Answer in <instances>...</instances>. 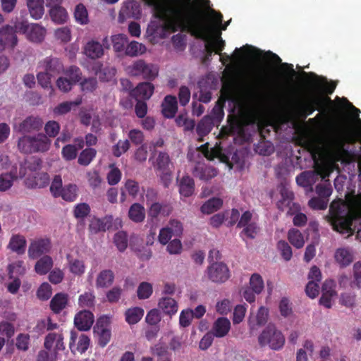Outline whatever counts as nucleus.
<instances>
[{"label": "nucleus", "instance_id": "f257e3e1", "mask_svg": "<svg viewBox=\"0 0 361 361\" xmlns=\"http://www.w3.org/2000/svg\"><path fill=\"white\" fill-rule=\"evenodd\" d=\"M144 1L154 8L156 17L164 21L163 30L175 32L180 29L189 32L197 39L209 41L218 54L224 49L225 41L221 37V30L205 20L201 10L185 12L190 0H169L166 4L161 0Z\"/></svg>", "mask_w": 361, "mask_h": 361}, {"label": "nucleus", "instance_id": "f03ea898", "mask_svg": "<svg viewBox=\"0 0 361 361\" xmlns=\"http://www.w3.org/2000/svg\"><path fill=\"white\" fill-rule=\"evenodd\" d=\"M327 218L331 226H352L354 221L361 219V207L353 200L347 203L341 199L334 200Z\"/></svg>", "mask_w": 361, "mask_h": 361}, {"label": "nucleus", "instance_id": "7ed1b4c3", "mask_svg": "<svg viewBox=\"0 0 361 361\" xmlns=\"http://www.w3.org/2000/svg\"><path fill=\"white\" fill-rule=\"evenodd\" d=\"M327 103L332 104L333 102L330 97L324 95L323 93L314 94L305 102L300 104L298 110L300 114L306 118L311 115L315 110H324V116H326V107Z\"/></svg>", "mask_w": 361, "mask_h": 361}, {"label": "nucleus", "instance_id": "20e7f679", "mask_svg": "<svg viewBox=\"0 0 361 361\" xmlns=\"http://www.w3.org/2000/svg\"><path fill=\"white\" fill-rule=\"evenodd\" d=\"M192 4L200 6L207 11L206 12L201 9V11L204 13L205 20H207L209 23L215 25L218 29L219 26L221 25V30H226V27L230 23V20L227 21L224 25H222L223 15L220 12H217L210 7L209 0H193ZM195 9L196 8H192L190 6V4L189 3V6L185 11V12H192L193 10ZM199 9L200 10V8Z\"/></svg>", "mask_w": 361, "mask_h": 361}, {"label": "nucleus", "instance_id": "39448f33", "mask_svg": "<svg viewBox=\"0 0 361 361\" xmlns=\"http://www.w3.org/2000/svg\"><path fill=\"white\" fill-rule=\"evenodd\" d=\"M259 342L262 345H268L271 349L279 350L284 345L285 338L274 324H269L259 335Z\"/></svg>", "mask_w": 361, "mask_h": 361}, {"label": "nucleus", "instance_id": "423d86ee", "mask_svg": "<svg viewBox=\"0 0 361 361\" xmlns=\"http://www.w3.org/2000/svg\"><path fill=\"white\" fill-rule=\"evenodd\" d=\"M128 73L133 76H141L143 79L153 80L158 75V68L152 63H147L142 59H138L128 67Z\"/></svg>", "mask_w": 361, "mask_h": 361}, {"label": "nucleus", "instance_id": "0eeeda50", "mask_svg": "<svg viewBox=\"0 0 361 361\" xmlns=\"http://www.w3.org/2000/svg\"><path fill=\"white\" fill-rule=\"evenodd\" d=\"M206 274L209 280L216 283H225L230 278V271L224 262H214L207 269Z\"/></svg>", "mask_w": 361, "mask_h": 361}, {"label": "nucleus", "instance_id": "6e6552de", "mask_svg": "<svg viewBox=\"0 0 361 361\" xmlns=\"http://www.w3.org/2000/svg\"><path fill=\"white\" fill-rule=\"evenodd\" d=\"M63 335L61 332L48 334L44 341V348L52 353L53 358H58L59 353L65 349Z\"/></svg>", "mask_w": 361, "mask_h": 361}, {"label": "nucleus", "instance_id": "1a4fd4ad", "mask_svg": "<svg viewBox=\"0 0 361 361\" xmlns=\"http://www.w3.org/2000/svg\"><path fill=\"white\" fill-rule=\"evenodd\" d=\"M310 232L315 235L317 234V231L314 227L302 230L297 228H293L288 233V238L289 242L295 247L301 248L303 247L305 241L308 239Z\"/></svg>", "mask_w": 361, "mask_h": 361}, {"label": "nucleus", "instance_id": "9d476101", "mask_svg": "<svg viewBox=\"0 0 361 361\" xmlns=\"http://www.w3.org/2000/svg\"><path fill=\"white\" fill-rule=\"evenodd\" d=\"M173 212V207L167 203L153 202L147 210L148 218L154 223L159 221V217L169 216Z\"/></svg>", "mask_w": 361, "mask_h": 361}, {"label": "nucleus", "instance_id": "9b49d317", "mask_svg": "<svg viewBox=\"0 0 361 361\" xmlns=\"http://www.w3.org/2000/svg\"><path fill=\"white\" fill-rule=\"evenodd\" d=\"M90 339L85 334L78 335L77 332L72 331L71 332L69 348L73 353H85L89 348Z\"/></svg>", "mask_w": 361, "mask_h": 361}, {"label": "nucleus", "instance_id": "f8f14e48", "mask_svg": "<svg viewBox=\"0 0 361 361\" xmlns=\"http://www.w3.org/2000/svg\"><path fill=\"white\" fill-rule=\"evenodd\" d=\"M18 43V38L13 26L6 25L0 28V52L6 47L13 48Z\"/></svg>", "mask_w": 361, "mask_h": 361}, {"label": "nucleus", "instance_id": "ddd939ff", "mask_svg": "<svg viewBox=\"0 0 361 361\" xmlns=\"http://www.w3.org/2000/svg\"><path fill=\"white\" fill-rule=\"evenodd\" d=\"M39 68L44 71L52 76L63 72L64 67L62 61L56 57H46L39 63Z\"/></svg>", "mask_w": 361, "mask_h": 361}, {"label": "nucleus", "instance_id": "4468645a", "mask_svg": "<svg viewBox=\"0 0 361 361\" xmlns=\"http://www.w3.org/2000/svg\"><path fill=\"white\" fill-rule=\"evenodd\" d=\"M336 283L332 280H326L322 287V295L320 304L326 308H330L336 299L337 294L335 290Z\"/></svg>", "mask_w": 361, "mask_h": 361}, {"label": "nucleus", "instance_id": "2eb2a0df", "mask_svg": "<svg viewBox=\"0 0 361 361\" xmlns=\"http://www.w3.org/2000/svg\"><path fill=\"white\" fill-rule=\"evenodd\" d=\"M154 86L149 82H140L130 92L132 97L136 100L146 101L151 98L154 93Z\"/></svg>", "mask_w": 361, "mask_h": 361}, {"label": "nucleus", "instance_id": "dca6fc26", "mask_svg": "<svg viewBox=\"0 0 361 361\" xmlns=\"http://www.w3.org/2000/svg\"><path fill=\"white\" fill-rule=\"evenodd\" d=\"M302 75L313 80L312 82L317 91H322L326 92V94H331L334 92L336 88V85L334 84L328 83L325 78L319 77L316 73L313 72L306 73L303 71Z\"/></svg>", "mask_w": 361, "mask_h": 361}, {"label": "nucleus", "instance_id": "f3484780", "mask_svg": "<svg viewBox=\"0 0 361 361\" xmlns=\"http://www.w3.org/2000/svg\"><path fill=\"white\" fill-rule=\"evenodd\" d=\"M269 318V311L267 307L261 306L254 313L251 312L248 319L249 326L252 329L264 325Z\"/></svg>", "mask_w": 361, "mask_h": 361}, {"label": "nucleus", "instance_id": "a211bd4d", "mask_svg": "<svg viewBox=\"0 0 361 361\" xmlns=\"http://www.w3.org/2000/svg\"><path fill=\"white\" fill-rule=\"evenodd\" d=\"M218 173L217 170L204 163L197 162L192 171L195 177L204 181H207L215 177Z\"/></svg>", "mask_w": 361, "mask_h": 361}, {"label": "nucleus", "instance_id": "6ab92c4d", "mask_svg": "<svg viewBox=\"0 0 361 361\" xmlns=\"http://www.w3.org/2000/svg\"><path fill=\"white\" fill-rule=\"evenodd\" d=\"M141 16V6L135 1L125 3L121 8L119 18L139 19Z\"/></svg>", "mask_w": 361, "mask_h": 361}, {"label": "nucleus", "instance_id": "aec40b11", "mask_svg": "<svg viewBox=\"0 0 361 361\" xmlns=\"http://www.w3.org/2000/svg\"><path fill=\"white\" fill-rule=\"evenodd\" d=\"M94 315L88 310H82L74 318L75 326L80 331L89 330L94 323Z\"/></svg>", "mask_w": 361, "mask_h": 361}, {"label": "nucleus", "instance_id": "412c9836", "mask_svg": "<svg viewBox=\"0 0 361 361\" xmlns=\"http://www.w3.org/2000/svg\"><path fill=\"white\" fill-rule=\"evenodd\" d=\"M50 249V242L48 239H37L31 242L28 248V255L35 259L48 252Z\"/></svg>", "mask_w": 361, "mask_h": 361}, {"label": "nucleus", "instance_id": "4be33fe9", "mask_svg": "<svg viewBox=\"0 0 361 361\" xmlns=\"http://www.w3.org/2000/svg\"><path fill=\"white\" fill-rule=\"evenodd\" d=\"M43 125V121L38 116H28L19 124V131L29 133L39 131Z\"/></svg>", "mask_w": 361, "mask_h": 361}, {"label": "nucleus", "instance_id": "5701e85b", "mask_svg": "<svg viewBox=\"0 0 361 361\" xmlns=\"http://www.w3.org/2000/svg\"><path fill=\"white\" fill-rule=\"evenodd\" d=\"M178 111L177 98L173 95H166L161 103V113L165 118H172Z\"/></svg>", "mask_w": 361, "mask_h": 361}, {"label": "nucleus", "instance_id": "b1692460", "mask_svg": "<svg viewBox=\"0 0 361 361\" xmlns=\"http://www.w3.org/2000/svg\"><path fill=\"white\" fill-rule=\"evenodd\" d=\"M231 326V324L228 318L219 317L213 324L212 334L215 337L223 338L228 334Z\"/></svg>", "mask_w": 361, "mask_h": 361}, {"label": "nucleus", "instance_id": "393cba45", "mask_svg": "<svg viewBox=\"0 0 361 361\" xmlns=\"http://www.w3.org/2000/svg\"><path fill=\"white\" fill-rule=\"evenodd\" d=\"M301 145L310 152L314 162L317 163L322 154V147L319 141L316 139L308 138L303 140Z\"/></svg>", "mask_w": 361, "mask_h": 361}, {"label": "nucleus", "instance_id": "a878e982", "mask_svg": "<svg viewBox=\"0 0 361 361\" xmlns=\"http://www.w3.org/2000/svg\"><path fill=\"white\" fill-rule=\"evenodd\" d=\"M182 233V227H163L159 231V241L166 245L173 238L180 237Z\"/></svg>", "mask_w": 361, "mask_h": 361}, {"label": "nucleus", "instance_id": "bb28decb", "mask_svg": "<svg viewBox=\"0 0 361 361\" xmlns=\"http://www.w3.org/2000/svg\"><path fill=\"white\" fill-rule=\"evenodd\" d=\"M69 303L68 294L64 293H56L50 301V309L56 314L60 313L67 307Z\"/></svg>", "mask_w": 361, "mask_h": 361}, {"label": "nucleus", "instance_id": "cd10ccee", "mask_svg": "<svg viewBox=\"0 0 361 361\" xmlns=\"http://www.w3.org/2000/svg\"><path fill=\"white\" fill-rule=\"evenodd\" d=\"M16 318L17 316L13 312L8 313L6 316V320L0 322V335L10 338L15 334L16 328L11 322L16 321Z\"/></svg>", "mask_w": 361, "mask_h": 361}, {"label": "nucleus", "instance_id": "c85d7f7f", "mask_svg": "<svg viewBox=\"0 0 361 361\" xmlns=\"http://www.w3.org/2000/svg\"><path fill=\"white\" fill-rule=\"evenodd\" d=\"M84 53L92 59H99L104 55V48L102 44L92 39L85 44Z\"/></svg>", "mask_w": 361, "mask_h": 361}, {"label": "nucleus", "instance_id": "c756f323", "mask_svg": "<svg viewBox=\"0 0 361 361\" xmlns=\"http://www.w3.org/2000/svg\"><path fill=\"white\" fill-rule=\"evenodd\" d=\"M159 308L169 316L176 314L178 310L177 302L172 298L163 297L158 302Z\"/></svg>", "mask_w": 361, "mask_h": 361}, {"label": "nucleus", "instance_id": "7c9ffc66", "mask_svg": "<svg viewBox=\"0 0 361 361\" xmlns=\"http://www.w3.org/2000/svg\"><path fill=\"white\" fill-rule=\"evenodd\" d=\"M114 281V272L110 269H104L97 274L95 285L97 288H106L113 284Z\"/></svg>", "mask_w": 361, "mask_h": 361}, {"label": "nucleus", "instance_id": "2f4dec72", "mask_svg": "<svg viewBox=\"0 0 361 361\" xmlns=\"http://www.w3.org/2000/svg\"><path fill=\"white\" fill-rule=\"evenodd\" d=\"M51 140L45 134L34 135L32 153L44 152L49 149Z\"/></svg>", "mask_w": 361, "mask_h": 361}, {"label": "nucleus", "instance_id": "473e14b6", "mask_svg": "<svg viewBox=\"0 0 361 361\" xmlns=\"http://www.w3.org/2000/svg\"><path fill=\"white\" fill-rule=\"evenodd\" d=\"M281 199L277 202V207L281 211H284L286 208L290 207L293 203L294 195L286 186L282 185L280 188Z\"/></svg>", "mask_w": 361, "mask_h": 361}, {"label": "nucleus", "instance_id": "72a5a7b5", "mask_svg": "<svg viewBox=\"0 0 361 361\" xmlns=\"http://www.w3.org/2000/svg\"><path fill=\"white\" fill-rule=\"evenodd\" d=\"M50 182L49 176L47 173L36 174L32 179H27L26 185L31 188H43L47 187Z\"/></svg>", "mask_w": 361, "mask_h": 361}, {"label": "nucleus", "instance_id": "f704fd0d", "mask_svg": "<svg viewBox=\"0 0 361 361\" xmlns=\"http://www.w3.org/2000/svg\"><path fill=\"white\" fill-rule=\"evenodd\" d=\"M27 6L32 18H42L44 13V0H27Z\"/></svg>", "mask_w": 361, "mask_h": 361}, {"label": "nucleus", "instance_id": "c9c22d12", "mask_svg": "<svg viewBox=\"0 0 361 361\" xmlns=\"http://www.w3.org/2000/svg\"><path fill=\"white\" fill-rule=\"evenodd\" d=\"M46 35V29L37 23L30 24L27 37L33 42H41L44 40Z\"/></svg>", "mask_w": 361, "mask_h": 361}, {"label": "nucleus", "instance_id": "e433bc0d", "mask_svg": "<svg viewBox=\"0 0 361 361\" xmlns=\"http://www.w3.org/2000/svg\"><path fill=\"white\" fill-rule=\"evenodd\" d=\"M179 192L180 195L188 197L191 196L195 190L194 180L189 176H184L179 182Z\"/></svg>", "mask_w": 361, "mask_h": 361}, {"label": "nucleus", "instance_id": "4c0bfd02", "mask_svg": "<svg viewBox=\"0 0 361 361\" xmlns=\"http://www.w3.org/2000/svg\"><path fill=\"white\" fill-rule=\"evenodd\" d=\"M336 262L342 267L348 266L353 260V255L348 249L339 248L334 255Z\"/></svg>", "mask_w": 361, "mask_h": 361}, {"label": "nucleus", "instance_id": "58836bf2", "mask_svg": "<svg viewBox=\"0 0 361 361\" xmlns=\"http://www.w3.org/2000/svg\"><path fill=\"white\" fill-rule=\"evenodd\" d=\"M156 168L158 171H169L173 169L169 155L164 152H159L156 159Z\"/></svg>", "mask_w": 361, "mask_h": 361}, {"label": "nucleus", "instance_id": "ea45409f", "mask_svg": "<svg viewBox=\"0 0 361 361\" xmlns=\"http://www.w3.org/2000/svg\"><path fill=\"white\" fill-rule=\"evenodd\" d=\"M129 218L135 223H140L145 218V207L140 203L133 204L128 211Z\"/></svg>", "mask_w": 361, "mask_h": 361}, {"label": "nucleus", "instance_id": "a19ab883", "mask_svg": "<svg viewBox=\"0 0 361 361\" xmlns=\"http://www.w3.org/2000/svg\"><path fill=\"white\" fill-rule=\"evenodd\" d=\"M49 15L51 20L56 24H63L68 19L66 10L60 5H55V6L51 8Z\"/></svg>", "mask_w": 361, "mask_h": 361}, {"label": "nucleus", "instance_id": "79ce46f5", "mask_svg": "<svg viewBox=\"0 0 361 361\" xmlns=\"http://www.w3.org/2000/svg\"><path fill=\"white\" fill-rule=\"evenodd\" d=\"M8 247L18 254H23L25 251L26 240L23 235H13L10 240Z\"/></svg>", "mask_w": 361, "mask_h": 361}, {"label": "nucleus", "instance_id": "37998d69", "mask_svg": "<svg viewBox=\"0 0 361 361\" xmlns=\"http://www.w3.org/2000/svg\"><path fill=\"white\" fill-rule=\"evenodd\" d=\"M223 204V201L219 197H212L207 200L201 207V212L204 214H210L219 209Z\"/></svg>", "mask_w": 361, "mask_h": 361}, {"label": "nucleus", "instance_id": "c03bdc74", "mask_svg": "<svg viewBox=\"0 0 361 361\" xmlns=\"http://www.w3.org/2000/svg\"><path fill=\"white\" fill-rule=\"evenodd\" d=\"M97 150L92 147L83 149L79 154L78 163L83 166H88L96 157Z\"/></svg>", "mask_w": 361, "mask_h": 361}, {"label": "nucleus", "instance_id": "a18cd8bd", "mask_svg": "<svg viewBox=\"0 0 361 361\" xmlns=\"http://www.w3.org/2000/svg\"><path fill=\"white\" fill-rule=\"evenodd\" d=\"M52 267V259L49 256H44L36 262L35 270L38 274L44 275L46 274Z\"/></svg>", "mask_w": 361, "mask_h": 361}, {"label": "nucleus", "instance_id": "49530a36", "mask_svg": "<svg viewBox=\"0 0 361 361\" xmlns=\"http://www.w3.org/2000/svg\"><path fill=\"white\" fill-rule=\"evenodd\" d=\"M146 51V47L141 43L136 41H132L126 45L125 49V54L126 56L130 57L137 56Z\"/></svg>", "mask_w": 361, "mask_h": 361}, {"label": "nucleus", "instance_id": "de8ad7c7", "mask_svg": "<svg viewBox=\"0 0 361 361\" xmlns=\"http://www.w3.org/2000/svg\"><path fill=\"white\" fill-rule=\"evenodd\" d=\"M34 135H23L18 139V148L20 152L25 154H32L33 148Z\"/></svg>", "mask_w": 361, "mask_h": 361}, {"label": "nucleus", "instance_id": "09e8293b", "mask_svg": "<svg viewBox=\"0 0 361 361\" xmlns=\"http://www.w3.org/2000/svg\"><path fill=\"white\" fill-rule=\"evenodd\" d=\"M125 315L126 320L129 324H135L143 317L144 310L138 307L130 308L126 310Z\"/></svg>", "mask_w": 361, "mask_h": 361}, {"label": "nucleus", "instance_id": "8fccbe9b", "mask_svg": "<svg viewBox=\"0 0 361 361\" xmlns=\"http://www.w3.org/2000/svg\"><path fill=\"white\" fill-rule=\"evenodd\" d=\"M153 293L152 284L143 281L141 282L137 288V296L140 300H146L149 298Z\"/></svg>", "mask_w": 361, "mask_h": 361}, {"label": "nucleus", "instance_id": "3c124183", "mask_svg": "<svg viewBox=\"0 0 361 361\" xmlns=\"http://www.w3.org/2000/svg\"><path fill=\"white\" fill-rule=\"evenodd\" d=\"M69 271L75 276H81L85 271V265L82 260L79 259H70L68 260Z\"/></svg>", "mask_w": 361, "mask_h": 361}, {"label": "nucleus", "instance_id": "603ef678", "mask_svg": "<svg viewBox=\"0 0 361 361\" xmlns=\"http://www.w3.org/2000/svg\"><path fill=\"white\" fill-rule=\"evenodd\" d=\"M113 48L116 52H121L126 49V45L128 42V37L126 35L118 34L112 36Z\"/></svg>", "mask_w": 361, "mask_h": 361}, {"label": "nucleus", "instance_id": "864d4df0", "mask_svg": "<svg viewBox=\"0 0 361 361\" xmlns=\"http://www.w3.org/2000/svg\"><path fill=\"white\" fill-rule=\"evenodd\" d=\"M315 191L319 197L329 200L328 198L333 191L329 180H326L324 183L318 184L315 188Z\"/></svg>", "mask_w": 361, "mask_h": 361}, {"label": "nucleus", "instance_id": "5fc2aeb1", "mask_svg": "<svg viewBox=\"0 0 361 361\" xmlns=\"http://www.w3.org/2000/svg\"><path fill=\"white\" fill-rule=\"evenodd\" d=\"M77 185L75 184H69L63 188L60 196L68 202H73L77 197Z\"/></svg>", "mask_w": 361, "mask_h": 361}, {"label": "nucleus", "instance_id": "6e6d98bb", "mask_svg": "<svg viewBox=\"0 0 361 361\" xmlns=\"http://www.w3.org/2000/svg\"><path fill=\"white\" fill-rule=\"evenodd\" d=\"M264 57L266 59L270 60L271 61H272L274 63H276V64L281 63V66L283 67L286 68L287 71H288L290 72V75L292 77L296 74L295 71L293 69V64L287 63H282L281 58L277 54L273 53L272 51H267L264 54Z\"/></svg>", "mask_w": 361, "mask_h": 361}, {"label": "nucleus", "instance_id": "4d7b16f0", "mask_svg": "<svg viewBox=\"0 0 361 361\" xmlns=\"http://www.w3.org/2000/svg\"><path fill=\"white\" fill-rule=\"evenodd\" d=\"M254 292L257 294H259L264 289V281L260 275L258 274H253L250 279L249 286Z\"/></svg>", "mask_w": 361, "mask_h": 361}, {"label": "nucleus", "instance_id": "13d9d810", "mask_svg": "<svg viewBox=\"0 0 361 361\" xmlns=\"http://www.w3.org/2000/svg\"><path fill=\"white\" fill-rule=\"evenodd\" d=\"M63 72L73 85H75L82 79V72L80 68L76 66H71Z\"/></svg>", "mask_w": 361, "mask_h": 361}, {"label": "nucleus", "instance_id": "bf43d9fd", "mask_svg": "<svg viewBox=\"0 0 361 361\" xmlns=\"http://www.w3.org/2000/svg\"><path fill=\"white\" fill-rule=\"evenodd\" d=\"M74 16L76 21L80 24L85 25L88 23L87 11L83 4H80L76 6Z\"/></svg>", "mask_w": 361, "mask_h": 361}, {"label": "nucleus", "instance_id": "052dcab7", "mask_svg": "<svg viewBox=\"0 0 361 361\" xmlns=\"http://www.w3.org/2000/svg\"><path fill=\"white\" fill-rule=\"evenodd\" d=\"M114 243L120 252H123L128 246V238L126 232L118 231L115 233Z\"/></svg>", "mask_w": 361, "mask_h": 361}, {"label": "nucleus", "instance_id": "680f3d73", "mask_svg": "<svg viewBox=\"0 0 361 361\" xmlns=\"http://www.w3.org/2000/svg\"><path fill=\"white\" fill-rule=\"evenodd\" d=\"M95 296L92 292H85L78 298V305L81 307H91L94 305Z\"/></svg>", "mask_w": 361, "mask_h": 361}, {"label": "nucleus", "instance_id": "e2e57ef3", "mask_svg": "<svg viewBox=\"0 0 361 361\" xmlns=\"http://www.w3.org/2000/svg\"><path fill=\"white\" fill-rule=\"evenodd\" d=\"M82 100L78 99L75 102H65L59 104L54 109V113L58 115L67 114L71 110L73 106H78L81 104Z\"/></svg>", "mask_w": 361, "mask_h": 361}, {"label": "nucleus", "instance_id": "0e129e2a", "mask_svg": "<svg viewBox=\"0 0 361 361\" xmlns=\"http://www.w3.org/2000/svg\"><path fill=\"white\" fill-rule=\"evenodd\" d=\"M351 286L358 289L361 288V261L353 264Z\"/></svg>", "mask_w": 361, "mask_h": 361}, {"label": "nucleus", "instance_id": "69168bd1", "mask_svg": "<svg viewBox=\"0 0 361 361\" xmlns=\"http://www.w3.org/2000/svg\"><path fill=\"white\" fill-rule=\"evenodd\" d=\"M175 121L178 126L183 127L185 131L192 130L195 126V122L193 119H189L183 114L178 115Z\"/></svg>", "mask_w": 361, "mask_h": 361}, {"label": "nucleus", "instance_id": "338daca9", "mask_svg": "<svg viewBox=\"0 0 361 361\" xmlns=\"http://www.w3.org/2000/svg\"><path fill=\"white\" fill-rule=\"evenodd\" d=\"M58 327L59 325L56 323L53 322L49 317H47L44 319L39 320L37 323L35 329L38 331H44V329H47V331H51L58 329Z\"/></svg>", "mask_w": 361, "mask_h": 361}, {"label": "nucleus", "instance_id": "774afa93", "mask_svg": "<svg viewBox=\"0 0 361 361\" xmlns=\"http://www.w3.org/2000/svg\"><path fill=\"white\" fill-rule=\"evenodd\" d=\"M52 294L51 286L48 283H42L37 290V297L40 300H47Z\"/></svg>", "mask_w": 361, "mask_h": 361}]
</instances>
